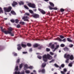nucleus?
Listing matches in <instances>:
<instances>
[{"label":"nucleus","mask_w":74,"mask_h":74,"mask_svg":"<svg viewBox=\"0 0 74 74\" xmlns=\"http://www.w3.org/2000/svg\"><path fill=\"white\" fill-rule=\"evenodd\" d=\"M69 59L71 60H73V59H74V56H73V55H71L70 56V57H69Z\"/></svg>","instance_id":"nucleus-14"},{"label":"nucleus","mask_w":74,"mask_h":74,"mask_svg":"<svg viewBox=\"0 0 74 74\" xmlns=\"http://www.w3.org/2000/svg\"><path fill=\"white\" fill-rule=\"evenodd\" d=\"M60 72H61V74H66V73L64 71H61Z\"/></svg>","instance_id":"nucleus-36"},{"label":"nucleus","mask_w":74,"mask_h":74,"mask_svg":"<svg viewBox=\"0 0 74 74\" xmlns=\"http://www.w3.org/2000/svg\"><path fill=\"white\" fill-rule=\"evenodd\" d=\"M32 16H33V18H39L40 16L39 15L37 14H33L32 15Z\"/></svg>","instance_id":"nucleus-5"},{"label":"nucleus","mask_w":74,"mask_h":74,"mask_svg":"<svg viewBox=\"0 0 74 74\" xmlns=\"http://www.w3.org/2000/svg\"><path fill=\"white\" fill-rule=\"evenodd\" d=\"M66 38H65L63 40H62V41H63V42H66Z\"/></svg>","instance_id":"nucleus-42"},{"label":"nucleus","mask_w":74,"mask_h":74,"mask_svg":"<svg viewBox=\"0 0 74 74\" xmlns=\"http://www.w3.org/2000/svg\"><path fill=\"white\" fill-rule=\"evenodd\" d=\"M19 23L20 24H21L22 25H25V22H24L21 21Z\"/></svg>","instance_id":"nucleus-23"},{"label":"nucleus","mask_w":74,"mask_h":74,"mask_svg":"<svg viewBox=\"0 0 74 74\" xmlns=\"http://www.w3.org/2000/svg\"><path fill=\"white\" fill-rule=\"evenodd\" d=\"M27 5L29 7H31V8H36V5L34 3H29Z\"/></svg>","instance_id":"nucleus-4"},{"label":"nucleus","mask_w":74,"mask_h":74,"mask_svg":"<svg viewBox=\"0 0 74 74\" xmlns=\"http://www.w3.org/2000/svg\"><path fill=\"white\" fill-rule=\"evenodd\" d=\"M47 64L45 62H43L42 64L41 65V67L42 68H44L45 66H46Z\"/></svg>","instance_id":"nucleus-11"},{"label":"nucleus","mask_w":74,"mask_h":74,"mask_svg":"<svg viewBox=\"0 0 74 74\" xmlns=\"http://www.w3.org/2000/svg\"><path fill=\"white\" fill-rule=\"evenodd\" d=\"M23 54H26V53H27V52H23Z\"/></svg>","instance_id":"nucleus-53"},{"label":"nucleus","mask_w":74,"mask_h":74,"mask_svg":"<svg viewBox=\"0 0 74 74\" xmlns=\"http://www.w3.org/2000/svg\"><path fill=\"white\" fill-rule=\"evenodd\" d=\"M25 14L26 15H27L28 16H29L30 15V14H29L28 13H26Z\"/></svg>","instance_id":"nucleus-58"},{"label":"nucleus","mask_w":74,"mask_h":74,"mask_svg":"<svg viewBox=\"0 0 74 74\" xmlns=\"http://www.w3.org/2000/svg\"><path fill=\"white\" fill-rule=\"evenodd\" d=\"M49 8L50 9V10H53V8H52L51 7L49 6Z\"/></svg>","instance_id":"nucleus-55"},{"label":"nucleus","mask_w":74,"mask_h":74,"mask_svg":"<svg viewBox=\"0 0 74 74\" xmlns=\"http://www.w3.org/2000/svg\"><path fill=\"white\" fill-rule=\"evenodd\" d=\"M54 66H55V67H59V66H58V65L57 64H54Z\"/></svg>","instance_id":"nucleus-43"},{"label":"nucleus","mask_w":74,"mask_h":74,"mask_svg":"<svg viewBox=\"0 0 74 74\" xmlns=\"http://www.w3.org/2000/svg\"><path fill=\"white\" fill-rule=\"evenodd\" d=\"M18 47H17V49L18 51H19V50H21V49H22V47H21V45L18 44L17 45Z\"/></svg>","instance_id":"nucleus-12"},{"label":"nucleus","mask_w":74,"mask_h":74,"mask_svg":"<svg viewBox=\"0 0 74 74\" xmlns=\"http://www.w3.org/2000/svg\"><path fill=\"white\" fill-rule=\"evenodd\" d=\"M60 10L61 11V12H64V10L63 8L61 9Z\"/></svg>","instance_id":"nucleus-37"},{"label":"nucleus","mask_w":74,"mask_h":74,"mask_svg":"<svg viewBox=\"0 0 74 74\" xmlns=\"http://www.w3.org/2000/svg\"><path fill=\"white\" fill-rule=\"evenodd\" d=\"M20 5H23L24 3H23V2H22V1H21L20 2H19L18 3Z\"/></svg>","instance_id":"nucleus-24"},{"label":"nucleus","mask_w":74,"mask_h":74,"mask_svg":"<svg viewBox=\"0 0 74 74\" xmlns=\"http://www.w3.org/2000/svg\"><path fill=\"white\" fill-rule=\"evenodd\" d=\"M38 72L39 73H43V74H44L45 72V69H42L41 70V69H39L38 70Z\"/></svg>","instance_id":"nucleus-7"},{"label":"nucleus","mask_w":74,"mask_h":74,"mask_svg":"<svg viewBox=\"0 0 74 74\" xmlns=\"http://www.w3.org/2000/svg\"><path fill=\"white\" fill-rule=\"evenodd\" d=\"M51 45H52V43H50L49 44V46H51Z\"/></svg>","instance_id":"nucleus-64"},{"label":"nucleus","mask_w":74,"mask_h":74,"mask_svg":"<svg viewBox=\"0 0 74 74\" xmlns=\"http://www.w3.org/2000/svg\"><path fill=\"white\" fill-rule=\"evenodd\" d=\"M21 47L24 48H25L27 47L26 45L25 44V42H22L21 43Z\"/></svg>","instance_id":"nucleus-9"},{"label":"nucleus","mask_w":74,"mask_h":74,"mask_svg":"<svg viewBox=\"0 0 74 74\" xmlns=\"http://www.w3.org/2000/svg\"><path fill=\"white\" fill-rule=\"evenodd\" d=\"M33 11L35 12H36V11H37V9H33Z\"/></svg>","instance_id":"nucleus-61"},{"label":"nucleus","mask_w":74,"mask_h":74,"mask_svg":"<svg viewBox=\"0 0 74 74\" xmlns=\"http://www.w3.org/2000/svg\"><path fill=\"white\" fill-rule=\"evenodd\" d=\"M16 27L17 28H20L21 27V25L19 24H18L17 25Z\"/></svg>","instance_id":"nucleus-31"},{"label":"nucleus","mask_w":74,"mask_h":74,"mask_svg":"<svg viewBox=\"0 0 74 74\" xmlns=\"http://www.w3.org/2000/svg\"><path fill=\"white\" fill-rule=\"evenodd\" d=\"M29 52H32V48H30L29 50Z\"/></svg>","instance_id":"nucleus-59"},{"label":"nucleus","mask_w":74,"mask_h":74,"mask_svg":"<svg viewBox=\"0 0 74 74\" xmlns=\"http://www.w3.org/2000/svg\"><path fill=\"white\" fill-rule=\"evenodd\" d=\"M14 56H18V54L17 53H14Z\"/></svg>","instance_id":"nucleus-52"},{"label":"nucleus","mask_w":74,"mask_h":74,"mask_svg":"<svg viewBox=\"0 0 74 74\" xmlns=\"http://www.w3.org/2000/svg\"><path fill=\"white\" fill-rule=\"evenodd\" d=\"M72 63H70L69 64V67H72V66H73L72 65Z\"/></svg>","instance_id":"nucleus-32"},{"label":"nucleus","mask_w":74,"mask_h":74,"mask_svg":"<svg viewBox=\"0 0 74 74\" xmlns=\"http://www.w3.org/2000/svg\"><path fill=\"white\" fill-rule=\"evenodd\" d=\"M28 69H33V66H30L28 67Z\"/></svg>","instance_id":"nucleus-49"},{"label":"nucleus","mask_w":74,"mask_h":74,"mask_svg":"<svg viewBox=\"0 0 74 74\" xmlns=\"http://www.w3.org/2000/svg\"><path fill=\"white\" fill-rule=\"evenodd\" d=\"M52 58V57L49 54H47V55L45 54L43 56V60L45 62H47L48 59L51 60Z\"/></svg>","instance_id":"nucleus-2"},{"label":"nucleus","mask_w":74,"mask_h":74,"mask_svg":"<svg viewBox=\"0 0 74 74\" xmlns=\"http://www.w3.org/2000/svg\"><path fill=\"white\" fill-rule=\"evenodd\" d=\"M56 49L55 48L54 49L53 51V52H55V51H56Z\"/></svg>","instance_id":"nucleus-62"},{"label":"nucleus","mask_w":74,"mask_h":74,"mask_svg":"<svg viewBox=\"0 0 74 74\" xmlns=\"http://www.w3.org/2000/svg\"><path fill=\"white\" fill-rule=\"evenodd\" d=\"M50 54L51 55H53V53H52V52H50Z\"/></svg>","instance_id":"nucleus-57"},{"label":"nucleus","mask_w":74,"mask_h":74,"mask_svg":"<svg viewBox=\"0 0 74 74\" xmlns=\"http://www.w3.org/2000/svg\"><path fill=\"white\" fill-rule=\"evenodd\" d=\"M24 8H26V9H27V10H29V8H28V7H27V6L26 5H24Z\"/></svg>","instance_id":"nucleus-29"},{"label":"nucleus","mask_w":74,"mask_h":74,"mask_svg":"<svg viewBox=\"0 0 74 74\" xmlns=\"http://www.w3.org/2000/svg\"><path fill=\"white\" fill-rule=\"evenodd\" d=\"M63 71H64L65 73L67 72V69H66V68L64 69H63Z\"/></svg>","instance_id":"nucleus-40"},{"label":"nucleus","mask_w":74,"mask_h":74,"mask_svg":"<svg viewBox=\"0 0 74 74\" xmlns=\"http://www.w3.org/2000/svg\"><path fill=\"white\" fill-rule=\"evenodd\" d=\"M54 62V60L52 59L51 61L49 62V63H52V62Z\"/></svg>","instance_id":"nucleus-54"},{"label":"nucleus","mask_w":74,"mask_h":74,"mask_svg":"<svg viewBox=\"0 0 74 74\" xmlns=\"http://www.w3.org/2000/svg\"><path fill=\"white\" fill-rule=\"evenodd\" d=\"M54 47H55V45H54V44H53L51 46V48L52 49H54Z\"/></svg>","instance_id":"nucleus-28"},{"label":"nucleus","mask_w":74,"mask_h":74,"mask_svg":"<svg viewBox=\"0 0 74 74\" xmlns=\"http://www.w3.org/2000/svg\"><path fill=\"white\" fill-rule=\"evenodd\" d=\"M4 11L5 12H9L11 11L12 9V7L11 6H9L8 8H4Z\"/></svg>","instance_id":"nucleus-3"},{"label":"nucleus","mask_w":74,"mask_h":74,"mask_svg":"<svg viewBox=\"0 0 74 74\" xmlns=\"http://www.w3.org/2000/svg\"><path fill=\"white\" fill-rule=\"evenodd\" d=\"M69 59L67 58L66 60L65 61L66 63H69Z\"/></svg>","instance_id":"nucleus-30"},{"label":"nucleus","mask_w":74,"mask_h":74,"mask_svg":"<svg viewBox=\"0 0 74 74\" xmlns=\"http://www.w3.org/2000/svg\"><path fill=\"white\" fill-rule=\"evenodd\" d=\"M25 67H24V69L25 70H26V68L27 69H28L29 66H28V65L27 64L25 65L24 66Z\"/></svg>","instance_id":"nucleus-15"},{"label":"nucleus","mask_w":74,"mask_h":74,"mask_svg":"<svg viewBox=\"0 0 74 74\" xmlns=\"http://www.w3.org/2000/svg\"><path fill=\"white\" fill-rule=\"evenodd\" d=\"M67 39L68 41L70 42H73V40H71L70 38H67Z\"/></svg>","instance_id":"nucleus-18"},{"label":"nucleus","mask_w":74,"mask_h":74,"mask_svg":"<svg viewBox=\"0 0 74 74\" xmlns=\"http://www.w3.org/2000/svg\"><path fill=\"white\" fill-rule=\"evenodd\" d=\"M3 11L2 10V8L0 7V14H3Z\"/></svg>","instance_id":"nucleus-20"},{"label":"nucleus","mask_w":74,"mask_h":74,"mask_svg":"<svg viewBox=\"0 0 74 74\" xmlns=\"http://www.w3.org/2000/svg\"><path fill=\"white\" fill-rule=\"evenodd\" d=\"M59 47V45H57L56 46V48H55L56 49H58V48Z\"/></svg>","instance_id":"nucleus-50"},{"label":"nucleus","mask_w":74,"mask_h":74,"mask_svg":"<svg viewBox=\"0 0 74 74\" xmlns=\"http://www.w3.org/2000/svg\"><path fill=\"white\" fill-rule=\"evenodd\" d=\"M64 50L65 51H69V48L67 47H66L65 48H64Z\"/></svg>","instance_id":"nucleus-17"},{"label":"nucleus","mask_w":74,"mask_h":74,"mask_svg":"<svg viewBox=\"0 0 74 74\" xmlns=\"http://www.w3.org/2000/svg\"><path fill=\"white\" fill-rule=\"evenodd\" d=\"M38 10L42 14H46V12L44 11V10H43L42 9H41L40 8H38Z\"/></svg>","instance_id":"nucleus-8"},{"label":"nucleus","mask_w":74,"mask_h":74,"mask_svg":"<svg viewBox=\"0 0 74 74\" xmlns=\"http://www.w3.org/2000/svg\"><path fill=\"white\" fill-rule=\"evenodd\" d=\"M19 22V20L18 19H16L15 20V22L16 23H18Z\"/></svg>","instance_id":"nucleus-41"},{"label":"nucleus","mask_w":74,"mask_h":74,"mask_svg":"<svg viewBox=\"0 0 74 74\" xmlns=\"http://www.w3.org/2000/svg\"><path fill=\"white\" fill-rule=\"evenodd\" d=\"M22 67H23V63H21L19 65L20 69H22Z\"/></svg>","instance_id":"nucleus-25"},{"label":"nucleus","mask_w":74,"mask_h":74,"mask_svg":"<svg viewBox=\"0 0 74 74\" xmlns=\"http://www.w3.org/2000/svg\"><path fill=\"white\" fill-rule=\"evenodd\" d=\"M25 74V73L24 72H22L20 73V74Z\"/></svg>","instance_id":"nucleus-60"},{"label":"nucleus","mask_w":74,"mask_h":74,"mask_svg":"<svg viewBox=\"0 0 74 74\" xmlns=\"http://www.w3.org/2000/svg\"><path fill=\"white\" fill-rule=\"evenodd\" d=\"M64 66L65 65L64 64H62L61 65V67H62V68H63V67H64Z\"/></svg>","instance_id":"nucleus-45"},{"label":"nucleus","mask_w":74,"mask_h":74,"mask_svg":"<svg viewBox=\"0 0 74 74\" xmlns=\"http://www.w3.org/2000/svg\"><path fill=\"white\" fill-rule=\"evenodd\" d=\"M20 62V59H18L17 62H17V63H19Z\"/></svg>","instance_id":"nucleus-38"},{"label":"nucleus","mask_w":74,"mask_h":74,"mask_svg":"<svg viewBox=\"0 0 74 74\" xmlns=\"http://www.w3.org/2000/svg\"><path fill=\"white\" fill-rule=\"evenodd\" d=\"M11 22H12V23H14V22H15V20H10Z\"/></svg>","instance_id":"nucleus-46"},{"label":"nucleus","mask_w":74,"mask_h":74,"mask_svg":"<svg viewBox=\"0 0 74 74\" xmlns=\"http://www.w3.org/2000/svg\"><path fill=\"white\" fill-rule=\"evenodd\" d=\"M49 3L51 7H54V4L53 3H51V2H49Z\"/></svg>","instance_id":"nucleus-16"},{"label":"nucleus","mask_w":74,"mask_h":74,"mask_svg":"<svg viewBox=\"0 0 74 74\" xmlns=\"http://www.w3.org/2000/svg\"><path fill=\"white\" fill-rule=\"evenodd\" d=\"M15 70H17H17H18V66H16L15 68Z\"/></svg>","instance_id":"nucleus-44"},{"label":"nucleus","mask_w":74,"mask_h":74,"mask_svg":"<svg viewBox=\"0 0 74 74\" xmlns=\"http://www.w3.org/2000/svg\"><path fill=\"white\" fill-rule=\"evenodd\" d=\"M38 58L39 59H41V58H42V57L41 56H38Z\"/></svg>","instance_id":"nucleus-51"},{"label":"nucleus","mask_w":74,"mask_h":74,"mask_svg":"<svg viewBox=\"0 0 74 74\" xmlns=\"http://www.w3.org/2000/svg\"><path fill=\"white\" fill-rule=\"evenodd\" d=\"M46 51H47V52H49V51H50V49L46 48Z\"/></svg>","instance_id":"nucleus-33"},{"label":"nucleus","mask_w":74,"mask_h":74,"mask_svg":"<svg viewBox=\"0 0 74 74\" xmlns=\"http://www.w3.org/2000/svg\"><path fill=\"white\" fill-rule=\"evenodd\" d=\"M0 28L2 32H4L5 34H10L11 36H14V33L13 32H12V30H13V28H11V27L9 28H8V31H6V29H5V28H4L3 29V27H0Z\"/></svg>","instance_id":"nucleus-1"},{"label":"nucleus","mask_w":74,"mask_h":74,"mask_svg":"<svg viewBox=\"0 0 74 74\" xmlns=\"http://www.w3.org/2000/svg\"><path fill=\"white\" fill-rule=\"evenodd\" d=\"M27 45L28 47H30L32 46V45L31 44L29 43H27Z\"/></svg>","instance_id":"nucleus-22"},{"label":"nucleus","mask_w":74,"mask_h":74,"mask_svg":"<svg viewBox=\"0 0 74 74\" xmlns=\"http://www.w3.org/2000/svg\"><path fill=\"white\" fill-rule=\"evenodd\" d=\"M38 46V44H35L33 46L34 48H37Z\"/></svg>","instance_id":"nucleus-21"},{"label":"nucleus","mask_w":74,"mask_h":74,"mask_svg":"<svg viewBox=\"0 0 74 74\" xmlns=\"http://www.w3.org/2000/svg\"><path fill=\"white\" fill-rule=\"evenodd\" d=\"M60 37L61 38H62V39L63 38H64V36H62V35H60Z\"/></svg>","instance_id":"nucleus-35"},{"label":"nucleus","mask_w":74,"mask_h":74,"mask_svg":"<svg viewBox=\"0 0 74 74\" xmlns=\"http://www.w3.org/2000/svg\"><path fill=\"white\" fill-rule=\"evenodd\" d=\"M8 18H4V19L5 20V21L6 20H7V19H8Z\"/></svg>","instance_id":"nucleus-63"},{"label":"nucleus","mask_w":74,"mask_h":74,"mask_svg":"<svg viewBox=\"0 0 74 74\" xmlns=\"http://www.w3.org/2000/svg\"><path fill=\"white\" fill-rule=\"evenodd\" d=\"M29 11L30 13H31V14H33L34 12L32 10H29Z\"/></svg>","instance_id":"nucleus-39"},{"label":"nucleus","mask_w":74,"mask_h":74,"mask_svg":"<svg viewBox=\"0 0 74 74\" xmlns=\"http://www.w3.org/2000/svg\"><path fill=\"white\" fill-rule=\"evenodd\" d=\"M28 17L27 16H24L22 17V19H23L24 21H27V22H29V21L27 19Z\"/></svg>","instance_id":"nucleus-6"},{"label":"nucleus","mask_w":74,"mask_h":74,"mask_svg":"<svg viewBox=\"0 0 74 74\" xmlns=\"http://www.w3.org/2000/svg\"><path fill=\"white\" fill-rule=\"evenodd\" d=\"M66 54L64 55V57L65 58H69L70 56V54H68L67 55H66Z\"/></svg>","instance_id":"nucleus-13"},{"label":"nucleus","mask_w":74,"mask_h":74,"mask_svg":"<svg viewBox=\"0 0 74 74\" xmlns=\"http://www.w3.org/2000/svg\"><path fill=\"white\" fill-rule=\"evenodd\" d=\"M65 46V45L64 44H62L60 45V47H64Z\"/></svg>","instance_id":"nucleus-34"},{"label":"nucleus","mask_w":74,"mask_h":74,"mask_svg":"<svg viewBox=\"0 0 74 74\" xmlns=\"http://www.w3.org/2000/svg\"><path fill=\"white\" fill-rule=\"evenodd\" d=\"M25 72L27 74H29L30 73V71L29 70H26Z\"/></svg>","instance_id":"nucleus-27"},{"label":"nucleus","mask_w":74,"mask_h":74,"mask_svg":"<svg viewBox=\"0 0 74 74\" xmlns=\"http://www.w3.org/2000/svg\"><path fill=\"white\" fill-rule=\"evenodd\" d=\"M11 13L12 14H13V15H16V13L15 12V11H12L11 12Z\"/></svg>","instance_id":"nucleus-19"},{"label":"nucleus","mask_w":74,"mask_h":74,"mask_svg":"<svg viewBox=\"0 0 74 74\" xmlns=\"http://www.w3.org/2000/svg\"><path fill=\"white\" fill-rule=\"evenodd\" d=\"M56 40H59V41H62V40L60 38H57L56 39Z\"/></svg>","instance_id":"nucleus-26"},{"label":"nucleus","mask_w":74,"mask_h":74,"mask_svg":"<svg viewBox=\"0 0 74 74\" xmlns=\"http://www.w3.org/2000/svg\"><path fill=\"white\" fill-rule=\"evenodd\" d=\"M15 74H20V72H15Z\"/></svg>","instance_id":"nucleus-47"},{"label":"nucleus","mask_w":74,"mask_h":74,"mask_svg":"<svg viewBox=\"0 0 74 74\" xmlns=\"http://www.w3.org/2000/svg\"><path fill=\"white\" fill-rule=\"evenodd\" d=\"M73 45L71 44L69 46V47H70V48H72V47H73Z\"/></svg>","instance_id":"nucleus-48"},{"label":"nucleus","mask_w":74,"mask_h":74,"mask_svg":"<svg viewBox=\"0 0 74 74\" xmlns=\"http://www.w3.org/2000/svg\"><path fill=\"white\" fill-rule=\"evenodd\" d=\"M18 5V3L16 1H13V3L12 4V5L13 7H15L16 5Z\"/></svg>","instance_id":"nucleus-10"},{"label":"nucleus","mask_w":74,"mask_h":74,"mask_svg":"<svg viewBox=\"0 0 74 74\" xmlns=\"http://www.w3.org/2000/svg\"><path fill=\"white\" fill-rule=\"evenodd\" d=\"M53 10H58V8H53Z\"/></svg>","instance_id":"nucleus-56"}]
</instances>
